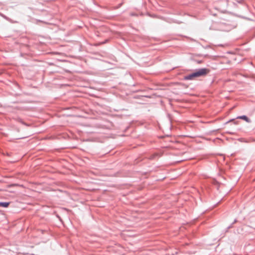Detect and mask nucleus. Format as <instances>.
<instances>
[{
  "mask_svg": "<svg viewBox=\"0 0 255 255\" xmlns=\"http://www.w3.org/2000/svg\"><path fill=\"white\" fill-rule=\"evenodd\" d=\"M207 73V70L206 69H201L199 70L189 74L184 77L185 80H194L197 77H199L202 76L206 75Z\"/></svg>",
  "mask_w": 255,
  "mask_h": 255,
  "instance_id": "nucleus-2",
  "label": "nucleus"
},
{
  "mask_svg": "<svg viewBox=\"0 0 255 255\" xmlns=\"http://www.w3.org/2000/svg\"><path fill=\"white\" fill-rule=\"evenodd\" d=\"M9 205V202H0V207H7Z\"/></svg>",
  "mask_w": 255,
  "mask_h": 255,
  "instance_id": "nucleus-4",
  "label": "nucleus"
},
{
  "mask_svg": "<svg viewBox=\"0 0 255 255\" xmlns=\"http://www.w3.org/2000/svg\"><path fill=\"white\" fill-rule=\"evenodd\" d=\"M237 24L235 22L227 21L226 22H216L210 27V29H214L222 31L229 32L236 28Z\"/></svg>",
  "mask_w": 255,
  "mask_h": 255,
  "instance_id": "nucleus-1",
  "label": "nucleus"
},
{
  "mask_svg": "<svg viewBox=\"0 0 255 255\" xmlns=\"http://www.w3.org/2000/svg\"><path fill=\"white\" fill-rule=\"evenodd\" d=\"M237 222V219H235L234 222L232 223L233 224H234L235 223H236V222Z\"/></svg>",
  "mask_w": 255,
  "mask_h": 255,
  "instance_id": "nucleus-6",
  "label": "nucleus"
},
{
  "mask_svg": "<svg viewBox=\"0 0 255 255\" xmlns=\"http://www.w3.org/2000/svg\"><path fill=\"white\" fill-rule=\"evenodd\" d=\"M208 219H209V214H208Z\"/></svg>",
  "mask_w": 255,
  "mask_h": 255,
  "instance_id": "nucleus-9",
  "label": "nucleus"
},
{
  "mask_svg": "<svg viewBox=\"0 0 255 255\" xmlns=\"http://www.w3.org/2000/svg\"><path fill=\"white\" fill-rule=\"evenodd\" d=\"M233 225H234V224H233V223H232L230 226H229L226 228V232H228V230H229L230 229H231V228H233Z\"/></svg>",
  "mask_w": 255,
  "mask_h": 255,
  "instance_id": "nucleus-5",
  "label": "nucleus"
},
{
  "mask_svg": "<svg viewBox=\"0 0 255 255\" xmlns=\"http://www.w3.org/2000/svg\"><path fill=\"white\" fill-rule=\"evenodd\" d=\"M235 123V124H237V122H235V123Z\"/></svg>",
  "mask_w": 255,
  "mask_h": 255,
  "instance_id": "nucleus-8",
  "label": "nucleus"
},
{
  "mask_svg": "<svg viewBox=\"0 0 255 255\" xmlns=\"http://www.w3.org/2000/svg\"><path fill=\"white\" fill-rule=\"evenodd\" d=\"M234 120H235L234 119H232V120H230L229 121L227 122L226 123L227 124L231 121H234Z\"/></svg>",
  "mask_w": 255,
  "mask_h": 255,
  "instance_id": "nucleus-7",
  "label": "nucleus"
},
{
  "mask_svg": "<svg viewBox=\"0 0 255 255\" xmlns=\"http://www.w3.org/2000/svg\"><path fill=\"white\" fill-rule=\"evenodd\" d=\"M237 119L243 120L248 123H250L251 122V120L246 115L239 116L237 117Z\"/></svg>",
  "mask_w": 255,
  "mask_h": 255,
  "instance_id": "nucleus-3",
  "label": "nucleus"
}]
</instances>
